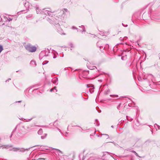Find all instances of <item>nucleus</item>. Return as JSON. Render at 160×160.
Here are the masks:
<instances>
[{"label": "nucleus", "instance_id": "f257e3e1", "mask_svg": "<svg viewBox=\"0 0 160 160\" xmlns=\"http://www.w3.org/2000/svg\"><path fill=\"white\" fill-rule=\"evenodd\" d=\"M26 49L31 52H35L37 50V48L34 46L28 44L26 47Z\"/></svg>", "mask_w": 160, "mask_h": 160}, {"label": "nucleus", "instance_id": "f03ea898", "mask_svg": "<svg viewBox=\"0 0 160 160\" xmlns=\"http://www.w3.org/2000/svg\"><path fill=\"white\" fill-rule=\"evenodd\" d=\"M63 13V14H65L66 12L67 11V9H64L62 10Z\"/></svg>", "mask_w": 160, "mask_h": 160}, {"label": "nucleus", "instance_id": "7ed1b4c3", "mask_svg": "<svg viewBox=\"0 0 160 160\" xmlns=\"http://www.w3.org/2000/svg\"><path fill=\"white\" fill-rule=\"evenodd\" d=\"M20 150V148H13L12 150L13 151H17V150Z\"/></svg>", "mask_w": 160, "mask_h": 160}, {"label": "nucleus", "instance_id": "20e7f679", "mask_svg": "<svg viewBox=\"0 0 160 160\" xmlns=\"http://www.w3.org/2000/svg\"><path fill=\"white\" fill-rule=\"evenodd\" d=\"M3 49L2 47L0 45V53L2 51Z\"/></svg>", "mask_w": 160, "mask_h": 160}, {"label": "nucleus", "instance_id": "39448f33", "mask_svg": "<svg viewBox=\"0 0 160 160\" xmlns=\"http://www.w3.org/2000/svg\"><path fill=\"white\" fill-rule=\"evenodd\" d=\"M42 129H40L39 131L38 132V133H40L41 132H42Z\"/></svg>", "mask_w": 160, "mask_h": 160}, {"label": "nucleus", "instance_id": "423d86ee", "mask_svg": "<svg viewBox=\"0 0 160 160\" xmlns=\"http://www.w3.org/2000/svg\"><path fill=\"white\" fill-rule=\"evenodd\" d=\"M45 158H39L37 160H44Z\"/></svg>", "mask_w": 160, "mask_h": 160}, {"label": "nucleus", "instance_id": "0eeeda50", "mask_svg": "<svg viewBox=\"0 0 160 160\" xmlns=\"http://www.w3.org/2000/svg\"><path fill=\"white\" fill-rule=\"evenodd\" d=\"M52 91V89H51V91Z\"/></svg>", "mask_w": 160, "mask_h": 160}]
</instances>
